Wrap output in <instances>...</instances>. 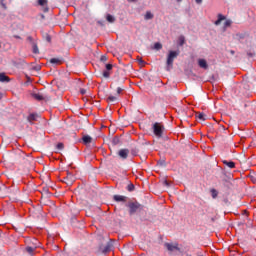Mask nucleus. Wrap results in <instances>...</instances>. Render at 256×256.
I'll use <instances>...</instances> for the list:
<instances>
[{
    "label": "nucleus",
    "instance_id": "22",
    "mask_svg": "<svg viewBox=\"0 0 256 256\" xmlns=\"http://www.w3.org/2000/svg\"><path fill=\"white\" fill-rule=\"evenodd\" d=\"M26 251L27 253H29V255H33V253L35 252V247L27 246Z\"/></svg>",
    "mask_w": 256,
    "mask_h": 256
},
{
    "label": "nucleus",
    "instance_id": "26",
    "mask_svg": "<svg viewBox=\"0 0 256 256\" xmlns=\"http://www.w3.org/2000/svg\"><path fill=\"white\" fill-rule=\"evenodd\" d=\"M211 195H212V198H213V199H217V195H219V193L217 192V190L212 189V190H211Z\"/></svg>",
    "mask_w": 256,
    "mask_h": 256
},
{
    "label": "nucleus",
    "instance_id": "14",
    "mask_svg": "<svg viewBox=\"0 0 256 256\" xmlns=\"http://www.w3.org/2000/svg\"><path fill=\"white\" fill-rule=\"evenodd\" d=\"M32 97L36 99V101H44L45 97L41 93L32 94Z\"/></svg>",
    "mask_w": 256,
    "mask_h": 256
},
{
    "label": "nucleus",
    "instance_id": "21",
    "mask_svg": "<svg viewBox=\"0 0 256 256\" xmlns=\"http://www.w3.org/2000/svg\"><path fill=\"white\" fill-rule=\"evenodd\" d=\"M144 19L146 21H149V19H153V13H151L150 11H147L145 16H144Z\"/></svg>",
    "mask_w": 256,
    "mask_h": 256
},
{
    "label": "nucleus",
    "instance_id": "28",
    "mask_svg": "<svg viewBox=\"0 0 256 256\" xmlns=\"http://www.w3.org/2000/svg\"><path fill=\"white\" fill-rule=\"evenodd\" d=\"M107 101H109L110 103H114V101H117V97H115V96H109V97L107 98Z\"/></svg>",
    "mask_w": 256,
    "mask_h": 256
},
{
    "label": "nucleus",
    "instance_id": "47",
    "mask_svg": "<svg viewBox=\"0 0 256 256\" xmlns=\"http://www.w3.org/2000/svg\"><path fill=\"white\" fill-rule=\"evenodd\" d=\"M113 143L116 144V143H117V140L114 139V140H113Z\"/></svg>",
    "mask_w": 256,
    "mask_h": 256
},
{
    "label": "nucleus",
    "instance_id": "20",
    "mask_svg": "<svg viewBox=\"0 0 256 256\" xmlns=\"http://www.w3.org/2000/svg\"><path fill=\"white\" fill-rule=\"evenodd\" d=\"M50 63H52V65H59V63H61V59H59V58H51L50 59Z\"/></svg>",
    "mask_w": 256,
    "mask_h": 256
},
{
    "label": "nucleus",
    "instance_id": "42",
    "mask_svg": "<svg viewBox=\"0 0 256 256\" xmlns=\"http://www.w3.org/2000/svg\"><path fill=\"white\" fill-rule=\"evenodd\" d=\"M13 37H14V39H21V36H19V35H14Z\"/></svg>",
    "mask_w": 256,
    "mask_h": 256
},
{
    "label": "nucleus",
    "instance_id": "36",
    "mask_svg": "<svg viewBox=\"0 0 256 256\" xmlns=\"http://www.w3.org/2000/svg\"><path fill=\"white\" fill-rule=\"evenodd\" d=\"M180 45L183 46L185 45V37H180Z\"/></svg>",
    "mask_w": 256,
    "mask_h": 256
},
{
    "label": "nucleus",
    "instance_id": "45",
    "mask_svg": "<svg viewBox=\"0 0 256 256\" xmlns=\"http://www.w3.org/2000/svg\"><path fill=\"white\" fill-rule=\"evenodd\" d=\"M28 41H33V37H31V36H28Z\"/></svg>",
    "mask_w": 256,
    "mask_h": 256
},
{
    "label": "nucleus",
    "instance_id": "48",
    "mask_svg": "<svg viewBox=\"0 0 256 256\" xmlns=\"http://www.w3.org/2000/svg\"><path fill=\"white\" fill-rule=\"evenodd\" d=\"M231 54L234 55V54H235V51H231Z\"/></svg>",
    "mask_w": 256,
    "mask_h": 256
},
{
    "label": "nucleus",
    "instance_id": "41",
    "mask_svg": "<svg viewBox=\"0 0 256 256\" xmlns=\"http://www.w3.org/2000/svg\"><path fill=\"white\" fill-rule=\"evenodd\" d=\"M138 61H139L140 65H143L145 63V61H143V59H141V58H139Z\"/></svg>",
    "mask_w": 256,
    "mask_h": 256
},
{
    "label": "nucleus",
    "instance_id": "24",
    "mask_svg": "<svg viewBox=\"0 0 256 256\" xmlns=\"http://www.w3.org/2000/svg\"><path fill=\"white\" fill-rule=\"evenodd\" d=\"M32 47H33V53L35 55H39V47L37 46V44L34 43Z\"/></svg>",
    "mask_w": 256,
    "mask_h": 256
},
{
    "label": "nucleus",
    "instance_id": "23",
    "mask_svg": "<svg viewBox=\"0 0 256 256\" xmlns=\"http://www.w3.org/2000/svg\"><path fill=\"white\" fill-rule=\"evenodd\" d=\"M154 49H156V51H159V50L163 49V45L159 42H156L154 44Z\"/></svg>",
    "mask_w": 256,
    "mask_h": 256
},
{
    "label": "nucleus",
    "instance_id": "3",
    "mask_svg": "<svg viewBox=\"0 0 256 256\" xmlns=\"http://www.w3.org/2000/svg\"><path fill=\"white\" fill-rule=\"evenodd\" d=\"M126 207H128L129 209V215H135V213H137V211H142L143 209V205H141V203L139 202H128L126 204Z\"/></svg>",
    "mask_w": 256,
    "mask_h": 256
},
{
    "label": "nucleus",
    "instance_id": "2",
    "mask_svg": "<svg viewBox=\"0 0 256 256\" xmlns=\"http://www.w3.org/2000/svg\"><path fill=\"white\" fill-rule=\"evenodd\" d=\"M179 57V51H169L167 60H166V65H167V71H171L173 69V61Z\"/></svg>",
    "mask_w": 256,
    "mask_h": 256
},
{
    "label": "nucleus",
    "instance_id": "17",
    "mask_svg": "<svg viewBox=\"0 0 256 256\" xmlns=\"http://www.w3.org/2000/svg\"><path fill=\"white\" fill-rule=\"evenodd\" d=\"M197 119H199L200 121H207V115H205V113L200 112L197 115Z\"/></svg>",
    "mask_w": 256,
    "mask_h": 256
},
{
    "label": "nucleus",
    "instance_id": "16",
    "mask_svg": "<svg viewBox=\"0 0 256 256\" xmlns=\"http://www.w3.org/2000/svg\"><path fill=\"white\" fill-rule=\"evenodd\" d=\"M223 164L227 165V167H229V169H235V162H233V161L224 160Z\"/></svg>",
    "mask_w": 256,
    "mask_h": 256
},
{
    "label": "nucleus",
    "instance_id": "9",
    "mask_svg": "<svg viewBox=\"0 0 256 256\" xmlns=\"http://www.w3.org/2000/svg\"><path fill=\"white\" fill-rule=\"evenodd\" d=\"M38 119H39V114L37 113H31L27 117V121L30 122L31 124L35 123V121H37Z\"/></svg>",
    "mask_w": 256,
    "mask_h": 256
},
{
    "label": "nucleus",
    "instance_id": "25",
    "mask_svg": "<svg viewBox=\"0 0 256 256\" xmlns=\"http://www.w3.org/2000/svg\"><path fill=\"white\" fill-rule=\"evenodd\" d=\"M42 193H43V195H51V193L49 192V187H43Z\"/></svg>",
    "mask_w": 256,
    "mask_h": 256
},
{
    "label": "nucleus",
    "instance_id": "37",
    "mask_svg": "<svg viewBox=\"0 0 256 256\" xmlns=\"http://www.w3.org/2000/svg\"><path fill=\"white\" fill-rule=\"evenodd\" d=\"M100 61H102V63H105V61H107V56H101Z\"/></svg>",
    "mask_w": 256,
    "mask_h": 256
},
{
    "label": "nucleus",
    "instance_id": "39",
    "mask_svg": "<svg viewBox=\"0 0 256 256\" xmlns=\"http://www.w3.org/2000/svg\"><path fill=\"white\" fill-rule=\"evenodd\" d=\"M0 3H1L3 9H7V5H5V3H3V0H0Z\"/></svg>",
    "mask_w": 256,
    "mask_h": 256
},
{
    "label": "nucleus",
    "instance_id": "18",
    "mask_svg": "<svg viewBox=\"0 0 256 256\" xmlns=\"http://www.w3.org/2000/svg\"><path fill=\"white\" fill-rule=\"evenodd\" d=\"M221 21H225V16L223 14L218 15V19L215 22V25H221Z\"/></svg>",
    "mask_w": 256,
    "mask_h": 256
},
{
    "label": "nucleus",
    "instance_id": "4",
    "mask_svg": "<svg viewBox=\"0 0 256 256\" xmlns=\"http://www.w3.org/2000/svg\"><path fill=\"white\" fill-rule=\"evenodd\" d=\"M12 65H14V67H17V69H21V68L25 67V65H27V62H25V59H23V58L15 57L12 60Z\"/></svg>",
    "mask_w": 256,
    "mask_h": 256
},
{
    "label": "nucleus",
    "instance_id": "6",
    "mask_svg": "<svg viewBox=\"0 0 256 256\" xmlns=\"http://www.w3.org/2000/svg\"><path fill=\"white\" fill-rule=\"evenodd\" d=\"M113 200L116 203H126L127 202V196H123V195H114L113 196Z\"/></svg>",
    "mask_w": 256,
    "mask_h": 256
},
{
    "label": "nucleus",
    "instance_id": "46",
    "mask_svg": "<svg viewBox=\"0 0 256 256\" xmlns=\"http://www.w3.org/2000/svg\"><path fill=\"white\" fill-rule=\"evenodd\" d=\"M0 99H3V93L0 92Z\"/></svg>",
    "mask_w": 256,
    "mask_h": 256
},
{
    "label": "nucleus",
    "instance_id": "35",
    "mask_svg": "<svg viewBox=\"0 0 256 256\" xmlns=\"http://www.w3.org/2000/svg\"><path fill=\"white\" fill-rule=\"evenodd\" d=\"M163 185H165V187H171V182L164 180Z\"/></svg>",
    "mask_w": 256,
    "mask_h": 256
},
{
    "label": "nucleus",
    "instance_id": "13",
    "mask_svg": "<svg viewBox=\"0 0 256 256\" xmlns=\"http://www.w3.org/2000/svg\"><path fill=\"white\" fill-rule=\"evenodd\" d=\"M11 81V78L9 76H6L5 73H0V83H9Z\"/></svg>",
    "mask_w": 256,
    "mask_h": 256
},
{
    "label": "nucleus",
    "instance_id": "7",
    "mask_svg": "<svg viewBox=\"0 0 256 256\" xmlns=\"http://www.w3.org/2000/svg\"><path fill=\"white\" fill-rule=\"evenodd\" d=\"M110 251H113V242H112V240L107 242L106 246L104 248H102V253H104V255L109 253Z\"/></svg>",
    "mask_w": 256,
    "mask_h": 256
},
{
    "label": "nucleus",
    "instance_id": "31",
    "mask_svg": "<svg viewBox=\"0 0 256 256\" xmlns=\"http://www.w3.org/2000/svg\"><path fill=\"white\" fill-rule=\"evenodd\" d=\"M245 34L241 33V34H237L236 37L238 39V41H241V39H245Z\"/></svg>",
    "mask_w": 256,
    "mask_h": 256
},
{
    "label": "nucleus",
    "instance_id": "30",
    "mask_svg": "<svg viewBox=\"0 0 256 256\" xmlns=\"http://www.w3.org/2000/svg\"><path fill=\"white\" fill-rule=\"evenodd\" d=\"M127 191H135V185H133V184H129L128 186H127Z\"/></svg>",
    "mask_w": 256,
    "mask_h": 256
},
{
    "label": "nucleus",
    "instance_id": "19",
    "mask_svg": "<svg viewBox=\"0 0 256 256\" xmlns=\"http://www.w3.org/2000/svg\"><path fill=\"white\" fill-rule=\"evenodd\" d=\"M106 20L108 21V23H115V17L111 14H108L106 16Z\"/></svg>",
    "mask_w": 256,
    "mask_h": 256
},
{
    "label": "nucleus",
    "instance_id": "34",
    "mask_svg": "<svg viewBox=\"0 0 256 256\" xmlns=\"http://www.w3.org/2000/svg\"><path fill=\"white\" fill-rule=\"evenodd\" d=\"M123 91H125V88H123V87H118V88H117V95H121V93H123Z\"/></svg>",
    "mask_w": 256,
    "mask_h": 256
},
{
    "label": "nucleus",
    "instance_id": "33",
    "mask_svg": "<svg viewBox=\"0 0 256 256\" xmlns=\"http://www.w3.org/2000/svg\"><path fill=\"white\" fill-rule=\"evenodd\" d=\"M44 39H45L48 43H51V35L45 34Z\"/></svg>",
    "mask_w": 256,
    "mask_h": 256
},
{
    "label": "nucleus",
    "instance_id": "10",
    "mask_svg": "<svg viewBox=\"0 0 256 256\" xmlns=\"http://www.w3.org/2000/svg\"><path fill=\"white\" fill-rule=\"evenodd\" d=\"M111 69H113V65L112 64H106V71L103 72V77H105V79H109L110 77V73L109 71H111Z\"/></svg>",
    "mask_w": 256,
    "mask_h": 256
},
{
    "label": "nucleus",
    "instance_id": "5",
    "mask_svg": "<svg viewBox=\"0 0 256 256\" xmlns=\"http://www.w3.org/2000/svg\"><path fill=\"white\" fill-rule=\"evenodd\" d=\"M164 246L166 247L167 251L173 253L175 251H179V244L175 243H165Z\"/></svg>",
    "mask_w": 256,
    "mask_h": 256
},
{
    "label": "nucleus",
    "instance_id": "27",
    "mask_svg": "<svg viewBox=\"0 0 256 256\" xmlns=\"http://www.w3.org/2000/svg\"><path fill=\"white\" fill-rule=\"evenodd\" d=\"M232 24H233V21H231V20H226V21L224 22V27H225V28L231 27Z\"/></svg>",
    "mask_w": 256,
    "mask_h": 256
},
{
    "label": "nucleus",
    "instance_id": "49",
    "mask_svg": "<svg viewBox=\"0 0 256 256\" xmlns=\"http://www.w3.org/2000/svg\"><path fill=\"white\" fill-rule=\"evenodd\" d=\"M39 69H40V67H37V68H36V71H39Z\"/></svg>",
    "mask_w": 256,
    "mask_h": 256
},
{
    "label": "nucleus",
    "instance_id": "1",
    "mask_svg": "<svg viewBox=\"0 0 256 256\" xmlns=\"http://www.w3.org/2000/svg\"><path fill=\"white\" fill-rule=\"evenodd\" d=\"M152 131L155 137H157L158 139H161V137H163V133H165V126L163 125V123L155 122L152 125Z\"/></svg>",
    "mask_w": 256,
    "mask_h": 256
},
{
    "label": "nucleus",
    "instance_id": "44",
    "mask_svg": "<svg viewBox=\"0 0 256 256\" xmlns=\"http://www.w3.org/2000/svg\"><path fill=\"white\" fill-rule=\"evenodd\" d=\"M196 3L201 4L203 3V0H196Z\"/></svg>",
    "mask_w": 256,
    "mask_h": 256
},
{
    "label": "nucleus",
    "instance_id": "38",
    "mask_svg": "<svg viewBox=\"0 0 256 256\" xmlns=\"http://www.w3.org/2000/svg\"><path fill=\"white\" fill-rule=\"evenodd\" d=\"M80 93L81 95H85L87 93V89L85 88L80 89Z\"/></svg>",
    "mask_w": 256,
    "mask_h": 256
},
{
    "label": "nucleus",
    "instance_id": "8",
    "mask_svg": "<svg viewBox=\"0 0 256 256\" xmlns=\"http://www.w3.org/2000/svg\"><path fill=\"white\" fill-rule=\"evenodd\" d=\"M118 156H119L120 159H127V157H129V149L119 150Z\"/></svg>",
    "mask_w": 256,
    "mask_h": 256
},
{
    "label": "nucleus",
    "instance_id": "11",
    "mask_svg": "<svg viewBox=\"0 0 256 256\" xmlns=\"http://www.w3.org/2000/svg\"><path fill=\"white\" fill-rule=\"evenodd\" d=\"M66 184L67 185H72L73 181H75V176H73V174L68 173L66 178H65Z\"/></svg>",
    "mask_w": 256,
    "mask_h": 256
},
{
    "label": "nucleus",
    "instance_id": "12",
    "mask_svg": "<svg viewBox=\"0 0 256 256\" xmlns=\"http://www.w3.org/2000/svg\"><path fill=\"white\" fill-rule=\"evenodd\" d=\"M198 65L201 67V69H209V65L207 64V60L205 59H199Z\"/></svg>",
    "mask_w": 256,
    "mask_h": 256
},
{
    "label": "nucleus",
    "instance_id": "43",
    "mask_svg": "<svg viewBox=\"0 0 256 256\" xmlns=\"http://www.w3.org/2000/svg\"><path fill=\"white\" fill-rule=\"evenodd\" d=\"M47 11H49L48 7H44V13H47Z\"/></svg>",
    "mask_w": 256,
    "mask_h": 256
},
{
    "label": "nucleus",
    "instance_id": "29",
    "mask_svg": "<svg viewBox=\"0 0 256 256\" xmlns=\"http://www.w3.org/2000/svg\"><path fill=\"white\" fill-rule=\"evenodd\" d=\"M38 4L41 5V7H45V5H47V0H38Z\"/></svg>",
    "mask_w": 256,
    "mask_h": 256
},
{
    "label": "nucleus",
    "instance_id": "40",
    "mask_svg": "<svg viewBox=\"0 0 256 256\" xmlns=\"http://www.w3.org/2000/svg\"><path fill=\"white\" fill-rule=\"evenodd\" d=\"M247 55L248 57H255V53L248 52Z\"/></svg>",
    "mask_w": 256,
    "mask_h": 256
},
{
    "label": "nucleus",
    "instance_id": "15",
    "mask_svg": "<svg viewBox=\"0 0 256 256\" xmlns=\"http://www.w3.org/2000/svg\"><path fill=\"white\" fill-rule=\"evenodd\" d=\"M82 141L83 143H85V145H89V143L93 141V138L89 135H86V136H83Z\"/></svg>",
    "mask_w": 256,
    "mask_h": 256
},
{
    "label": "nucleus",
    "instance_id": "32",
    "mask_svg": "<svg viewBox=\"0 0 256 256\" xmlns=\"http://www.w3.org/2000/svg\"><path fill=\"white\" fill-rule=\"evenodd\" d=\"M63 143H58L57 146H56V149H58V151H63Z\"/></svg>",
    "mask_w": 256,
    "mask_h": 256
}]
</instances>
